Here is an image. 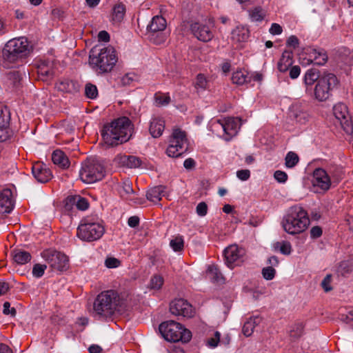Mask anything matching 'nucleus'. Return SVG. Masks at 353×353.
<instances>
[{
    "label": "nucleus",
    "mask_w": 353,
    "mask_h": 353,
    "mask_svg": "<svg viewBox=\"0 0 353 353\" xmlns=\"http://www.w3.org/2000/svg\"><path fill=\"white\" fill-rule=\"evenodd\" d=\"M133 125L125 117H120L103 126L101 134L108 146H116L127 142L132 137Z\"/></svg>",
    "instance_id": "f257e3e1"
},
{
    "label": "nucleus",
    "mask_w": 353,
    "mask_h": 353,
    "mask_svg": "<svg viewBox=\"0 0 353 353\" xmlns=\"http://www.w3.org/2000/svg\"><path fill=\"white\" fill-rule=\"evenodd\" d=\"M309 224L310 219L307 212L299 205L290 208L282 220L284 230L292 235L303 232Z\"/></svg>",
    "instance_id": "f03ea898"
},
{
    "label": "nucleus",
    "mask_w": 353,
    "mask_h": 353,
    "mask_svg": "<svg viewBox=\"0 0 353 353\" xmlns=\"http://www.w3.org/2000/svg\"><path fill=\"white\" fill-rule=\"evenodd\" d=\"M117 61L115 50L112 46L101 48L97 52L93 48L89 54V64L99 73L110 72Z\"/></svg>",
    "instance_id": "7ed1b4c3"
},
{
    "label": "nucleus",
    "mask_w": 353,
    "mask_h": 353,
    "mask_svg": "<svg viewBox=\"0 0 353 353\" xmlns=\"http://www.w3.org/2000/svg\"><path fill=\"white\" fill-rule=\"evenodd\" d=\"M31 50L32 47L26 38H15L6 43L1 51V57L5 61L14 63L26 57Z\"/></svg>",
    "instance_id": "20e7f679"
},
{
    "label": "nucleus",
    "mask_w": 353,
    "mask_h": 353,
    "mask_svg": "<svg viewBox=\"0 0 353 353\" xmlns=\"http://www.w3.org/2000/svg\"><path fill=\"white\" fill-rule=\"evenodd\" d=\"M159 329L162 336L170 342L181 341L183 343H187L192 338L191 332L174 321H168L161 323Z\"/></svg>",
    "instance_id": "39448f33"
},
{
    "label": "nucleus",
    "mask_w": 353,
    "mask_h": 353,
    "mask_svg": "<svg viewBox=\"0 0 353 353\" xmlns=\"http://www.w3.org/2000/svg\"><path fill=\"white\" fill-rule=\"evenodd\" d=\"M105 174L103 165L95 158H88L82 162L79 178L85 183H93L101 181Z\"/></svg>",
    "instance_id": "423d86ee"
},
{
    "label": "nucleus",
    "mask_w": 353,
    "mask_h": 353,
    "mask_svg": "<svg viewBox=\"0 0 353 353\" xmlns=\"http://www.w3.org/2000/svg\"><path fill=\"white\" fill-rule=\"evenodd\" d=\"M118 304V295L114 290L99 294L94 303V311L99 317L107 318L113 314Z\"/></svg>",
    "instance_id": "0eeeda50"
},
{
    "label": "nucleus",
    "mask_w": 353,
    "mask_h": 353,
    "mask_svg": "<svg viewBox=\"0 0 353 353\" xmlns=\"http://www.w3.org/2000/svg\"><path fill=\"white\" fill-rule=\"evenodd\" d=\"M104 232L105 228L102 224L84 219L77 228V236L83 241H94L99 239Z\"/></svg>",
    "instance_id": "6e6552de"
},
{
    "label": "nucleus",
    "mask_w": 353,
    "mask_h": 353,
    "mask_svg": "<svg viewBox=\"0 0 353 353\" xmlns=\"http://www.w3.org/2000/svg\"><path fill=\"white\" fill-rule=\"evenodd\" d=\"M338 79L332 73H325L317 81L314 88L315 98L319 101L327 100L331 91L337 85Z\"/></svg>",
    "instance_id": "1a4fd4ad"
},
{
    "label": "nucleus",
    "mask_w": 353,
    "mask_h": 353,
    "mask_svg": "<svg viewBox=\"0 0 353 353\" xmlns=\"http://www.w3.org/2000/svg\"><path fill=\"white\" fill-rule=\"evenodd\" d=\"M188 149L186 134L179 128H174L166 150L167 154L170 157H180Z\"/></svg>",
    "instance_id": "9d476101"
},
{
    "label": "nucleus",
    "mask_w": 353,
    "mask_h": 353,
    "mask_svg": "<svg viewBox=\"0 0 353 353\" xmlns=\"http://www.w3.org/2000/svg\"><path fill=\"white\" fill-rule=\"evenodd\" d=\"M41 254L52 270L63 272L69 268V259L64 253L48 249L43 250Z\"/></svg>",
    "instance_id": "9b49d317"
},
{
    "label": "nucleus",
    "mask_w": 353,
    "mask_h": 353,
    "mask_svg": "<svg viewBox=\"0 0 353 353\" xmlns=\"http://www.w3.org/2000/svg\"><path fill=\"white\" fill-rule=\"evenodd\" d=\"M245 254V251L243 248L236 244L230 245L223 252L225 264L231 269L234 266L240 265L243 261Z\"/></svg>",
    "instance_id": "f8f14e48"
},
{
    "label": "nucleus",
    "mask_w": 353,
    "mask_h": 353,
    "mask_svg": "<svg viewBox=\"0 0 353 353\" xmlns=\"http://www.w3.org/2000/svg\"><path fill=\"white\" fill-rule=\"evenodd\" d=\"M288 114L291 119L301 124L307 122L310 118L309 106L305 102H296L293 103L290 107Z\"/></svg>",
    "instance_id": "ddd939ff"
},
{
    "label": "nucleus",
    "mask_w": 353,
    "mask_h": 353,
    "mask_svg": "<svg viewBox=\"0 0 353 353\" xmlns=\"http://www.w3.org/2000/svg\"><path fill=\"white\" fill-rule=\"evenodd\" d=\"M170 310L172 314L188 318L192 317L194 313L192 305L183 299L172 301L170 305Z\"/></svg>",
    "instance_id": "4468645a"
},
{
    "label": "nucleus",
    "mask_w": 353,
    "mask_h": 353,
    "mask_svg": "<svg viewBox=\"0 0 353 353\" xmlns=\"http://www.w3.org/2000/svg\"><path fill=\"white\" fill-rule=\"evenodd\" d=\"M218 123L223 128L225 134L224 139L227 141H230L232 137L237 134L241 125V119L239 118H228L223 121L219 120Z\"/></svg>",
    "instance_id": "2eb2a0df"
},
{
    "label": "nucleus",
    "mask_w": 353,
    "mask_h": 353,
    "mask_svg": "<svg viewBox=\"0 0 353 353\" xmlns=\"http://www.w3.org/2000/svg\"><path fill=\"white\" fill-rule=\"evenodd\" d=\"M333 113L343 130L350 132V123L352 121L347 106L343 103H338L334 106Z\"/></svg>",
    "instance_id": "dca6fc26"
},
{
    "label": "nucleus",
    "mask_w": 353,
    "mask_h": 353,
    "mask_svg": "<svg viewBox=\"0 0 353 353\" xmlns=\"http://www.w3.org/2000/svg\"><path fill=\"white\" fill-rule=\"evenodd\" d=\"M331 179L326 171L322 168H316L313 172L312 184L323 191H327L331 185Z\"/></svg>",
    "instance_id": "f3484780"
},
{
    "label": "nucleus",
    "mask_w": 353,
    "mask_h": 353,
    "mask_svg": "<svg viewBox=\"0 0 353 353\" xmlns=\"http://www.w3.org/2000/svg\"><path fill=\"white\" fill-rule=\"evenodd\" d=\"M190 30L197 39L203 42L211 41L214 37L208 26L199 22L192 23L190 25Z\"/></svg>",
    "instance_id": "a211bd4d"
},
{
    "label": "nucleus",
    "mask_w": 353,
    "mask_h": 353,
    "mask_svg": "<svg viewBox=\"0 0 353 353\" xmlns=\"http://www.w3.org/2000/svg\"><path fill=\"white\" fill-rule=\"evenodd\" d=\"M32 173L39 183H46L52 176L50 170L43 163L37 162L32 166Z\"/></svg>",
    "instance_id": "6ab92c4d"
},
{
    "label": "nucleus",
    "mask_w": 353,
    "mask_h": 353,
    "mask_svg": "<svg viewBox=\"0 0 353 353\" xmlns=\"http://www.w3.org/2000/svg\"><path fill=\"white\" fill-rule=\"evenodd\" d=\"M38 77L43 81L52 79L54 75V64L48 60L41 61L37 67Z\"/></svg>",
    "instance_id": "aec40b11"
},
{
    "label": "nucleus",
    "mask_w": 353,
    "mask_h": 353,
    "mask_svg": "<svg viewBox=\"0 0 353 353\" xmlns=\"http://www.w3.org/2000/svg\"><path fill=\"white\" fill-rule=\"evenodd\" d=\"M10 190H4L0 193V214L10 213L13 209Z\"/></svg>",
    "instance_id": "412c9836"
},
{
    "label": "nucleus",
    "mask_w": 353,
    "mask_h": 353,
    "mask_svg": "<svg viewBox=\"0 0 353 353\" xmlns=\"http://www.w3.org/2000/svg\"><path fill=\"white\" fill-rule=\"evenodd\" d=\"M166 195L165 187L158 185L150 188L146 194L147 199L154 203L160 201Z\"/></svg>",
    "instance_id": "4be33fe9"
},
{
    "label": "nucleus",
    "mask_w": 353,
    "mask_h": 353,
    "mask_svg": "<svg viewBox=\"0 0 353 353\" xmlns=\"http://www.w3.org/2000/svg\"><path fill=\"white\" fill-rule=\"evenodd\" d=\"M52 160L54 164L62 169H67L70 166V161L66 154L61 150H57L52 154Z\"/></svg>",
    "instance_id": "5701e85b"
},
{
    "label": "nucleus",
    "mask_w": 353,
    "mask_h": 353,
    "mask_svg": "<svg viewBox=\"0 0 353 353\" xmlns=\"http://www.w3.org/2000/svg\"><path fill=\"white\" fill-rule=\"evenodd\" d=\"M57 88L63 92L75 94L79 91V85L77 81L64 79L58 83Z\"/></svg>",
    "instance_id": "b1692460"
},
{
    "label": "nucleus",
    "mask_w": 353,
    "mask_h": 353,
    "mask_svg": "<svg viewBox=\"0 0 353 353\" xmlns=\"http://www.w3.org/2000/svg\"><path fill=\"white\" fill-rule=\"evenodd\" d=\"M165 128V122L163 119L154 118L150 121V133L154 138L159 137Z\"/></svg>",
    "instance_id": "393cba45"
},
{
    "label": "nucleus",
    "mask_w": 353,
    "mask_h": 353,
    "mask_svg": "<svg viewBox=\"0 0 353 353\" xmlns=\"http://www.w3.org/2000/svg\"><path fill=\"white\" fill-rule=\"evenodd\" d=\"M166 20L161 16H155L152 19L147 30L149 32L163 31L166 28Z\"/></svg>",
    "instance_id": "a878e982"
},
{
    "label": "nucleus",
    "mask_w": 353,
    "mask_h": 353,
    "mask_svg": "<svg viewBox=\"0 0 353 353\" xmlns=\"http://www.w3.org/2000/svg\"><path fill=\"white\" fill-rule=\"evenodd\" d=\"M292 65V52L285 51L277 65L278 70L281 72H286Z\"/></svg>",
    "instance_id": "bb28decb"
},
{
    "label": "nucleus",
    "mask_w": 353,
    "mask_h": 353,
    "mask_svg": "<svg viewBox=\"0 0 353 353\" xmlns=\"http://www.w3.org/2000/svg\"><path fill=\"white\" fill-rule=\"evenodd\" d=\"M13 260L19 265H23L31 260V254L25 250H14L12 252Z\"/></svg>",
    "instance_id": "cd10ccee"
},
{
    "label": "nucleus",
    "mask_w": 353,
    "mask_h": 353,
    "mask_svg": "<svg viewBox=\"0 0 353 353\" xmlns=\"http://www.w3.org/2000/svg\"><path fill=\"white\" fill-rule=\"evenodd\" d=\"M125 6L124 4L119 3L116 4L112 8V21L114 23H120L125 14Z\"/></svg>",
    "instance_id": "c85d7f7f"
},
{
    "label": "nucleus",
    "mask_w": 353,
    "mask_h": 353,
    "mask_svg": "<svg viewBox=\"0 0 353 353\" xmlns=\"http://www.w3.org/2000/svg\"><path fill=\"white\" fill-rule=\"evenodd\" d=\"M261 319L259 316L250 317L245 323L242 328L243 334L250 336L253 333L256 325L261 323Z\"/></svg>",
    "instance_id": "c756f323"
},
{
    "label": "nucleus",
    "mask_w": 353,
    "mask_h": 353,
    "mask_svg": "<svg viewBox=\"0 0 353 353\" xmlns=\"http://www.w3.org/2000/svg\"><path fill=\"white\" fill-rule=\"evenodd\" d=\"M120 194L121 196L125 199L134 200L135 203H141L137 199H134V196H132L134 192L132 189V183L129 181H126L123 183Z\"/></svg>",
    "instance_id": "7c9ffc66"
},
{
    "label": "nucleus",
    "mask_w": 353,
    "mask_h": 353,
    "mask_svg": "<svg viewBox=\"0 0 353 353\" xmlns=\"http://www.w3.org/2000/svg\"><path fill=\"white\" fill-rule=\"evenodd\" d=\"M249 37V31L244 27H236L232 32V39L236 42H243Z\"/></svg>",
    "instance_id": "2f4dec72"
},
{
    "label": "nucleus",
    "mask_w": 353,
    "mask_h": 353,
    "mask_svg": "<svg viewBox=\"0 0 353 353\" xmlns=\"http://www.w3.org/2000/svg\"><path fill=\"white\" fill-rule=\"evenodd\" d=\"M119 162L130 168H139L141 163V159L135 156H122L119 158Z\"/></svg>",
    "instance_id": "473e14b6"
},
{
    "label": "nucleus",
    "mask_w": 353,
    "mask_h": 353,
    "mask_svg": "<svg viewBox=\"0 0 353 353\" xmlns=\"http://www.w3.org/2000/svg\"><path fill=\"white\" fill-rule=\"evenodd\" d=\"M207 274L212 282L217 283H223L224 278L217 266L214 265H210L207 270Z\"/></svg>",
    "instance_id": "72a5a7b5"
},
{
    "label": "nucleus",
    "mask_w": 353,
    "mask_h": 353,
    "mask_svg": "<svg viewBox=\"0 0 353 353\" xmlns=\"http://www.w3.org/2000/svg\"><path fill=\"white\" fill-rule=\"evenodd\" d=\"M232 81L234 83L243 85L250 81L246 71L238 70L232 74Z\"/></svg>",
    "instance_id": "f704fd0d"
},
{
    "label": "nucleus",
    "mask_w": 353,
    "mask_h": 353,
    "mask_svg": "<svg viewBox=\"0 0 353 353\" xmlns=\"http://www.w3.org/2000/svg\"><path fill=\"white\" fill-rule=\"evenodd\" d=\"M321 77V76H320L319 70L315 68H312L306 72L304 77V81L305 85H311L315 81H318Z\"/></svg>",
    "instance_id": "c9c22d12"
},
{
    "label": "nucleus",
    "mask_w": 353,
    "mask_h": 353,
    "mask_svg": "<svg viewBox=\"0 0 353 353\" xmlns=\"http://www.w3.org/2000/svg\"><path fill=\"white\" fill-rule=\"evenodd\" d=\"M10 121V112L7 106L0 104V127H8Z\"/></svg>",
    "instance_id": "e433bc0d"
},
{
    "label": "nucleus",
    "mask_w": 353,
    "mask_h": 353,
    "mask_svg": "<svg viewBox=\"0 0 353 353\" xmlns=\"http://www.w3.org/2000/svg\"><path fill=\"white\" fill-rule=\"evenodd\" d=\"M304 326L302 323H294L290 330V337L291 341L298 340L303 334Z\"/></svg>",
    "instance_id": "4c0bfd02"
},
{
    "label": "nucleus",
    "mask_w": 353,
    "mask_h": 353,
    "mask_svg": "<svg viewBox=\"0 0 353 353\" xmlns=\"http://www.w3.org/2000/svg\"><path fill=\"white\" fill-rule=\"evenodd\" d=\"M314 55V63L319 65H324L327 61V55L324 50H314L312 52Z\"/></svg>",
    "instance_id": "58836bf2"
},
{
    "label": "nucleus",
    "mask_w": 353,
    "mask_h": 353,
    "mask_svg": "<svg viewBox=\"0 0 353 353\" xmlns=\"http://www.w3.org/2000/svg\"><path fill=\"white\" fill-rule=\"evenodd\" d=\"M149 39L154 44L159 45L166 40L167 36L163 31L149 32Z\"/></svg>",
    "instance_id": "ea45409f"
},
{
    "label": "nucleus",
    "mask_w": 353,
    "mask_h": 353,
    "mask_svg": "<svg viewBox=\"0 0 353 353\" xmlns=\"http://www.w3.org/2000/svg\"><path fill=\"white\" fill-rule=\"evenodd\" d=\"M26 77V72H21V71H12L9 72L8 78L9 80L13 83V85L18 87L20 85V82L23 78Z\"/></svg>",
    "instance_id": "a19ab883"
},
{
    "label": "nucleus",
    "mask_w": 353,
    "mask_h": 353,
    "mask_svg": "<svg viewBox=\"0 0 353 353\" xmlns=\"http://www.w3.org/2000/svg\"><path fill=\"white\" fill-rule=\"evenodd\" d=\"M285 166L289 168L294 167L299 161V156L294 152H289L285 157Z\"/></svg>",
    "instance_id": "79ce46f5"
},
{
    "label": "nucleus",
    "mask_w": 353,
    "mask_h": 353,
    "mask_svg": "<svg viewBox=\"0 0 353 353\" xmlns=\"http://www.w3.org/2000/svg\"><path fill=\"white\" fill-rule=\"evenodd\" d=\"M170 247L175 252H181L184 247V241L181 236H177L170 242Z\"/></svg>",
    "instance_id": "37998d69"
},
{
    "label": "nucleus",
    "mask_w": 353,
    "mask_h": 353,
    "mask_svg": "<svg viewBox=\"0 0 353 353\" xmlns=\"http://www.w3.org/2000/svg\"><path fill=\"white\" fill-rule=\"evenodd\" d=\"M352 272V265L349 261H342L337 268V273L339 275L345 276Z\"/></svg>",
    "instance_id": "c03bdc74"
},
{
    "label": "nucleus",
    "mask_w": 353,
    "mask_h": 353,
    "mask_svg": "<svg viewBox=\"0 0 353 353\" xmlns=\"http://www.w3.org/2000/svg\"><path fill=\"white\" fill-rule=\"evenodd\" d=\"M85 94L89 99H95L98 95V90L95 85L88 83L85 86Z\"/></svg>",
    "instance_id": "a18cd8bd"
},
{
    "label": "nucleus",
    "mask_w": 353,
    "mask_h": 353,
    "mask_svg": "<svg viewBox=\"0 0 353 353\" xmlns=\"http://www.w3.org/2000/svg\"><path fill=\"white\" fill-rule=\"evenodd\" d=\"M164 282L163 278L160 275H154L150 280V285L151 288L159 290Z\"/></svg>",
    "instance_id": "49530a36"
},
{
    "label": "nucleus",
    "mask_w": 353,
    "mask_h": 353,
    "mask_svg": "<svg viewBox=\"0 0 353 353\" xmlns=\"http://www.w3.org/2000/svg\"><path fill=\"white\" fill-rule=\"evenodd\" d=\"M250 17L253 21H261L263 19V14L260 7L255 8L250 11Z\"/></svg>",
    "instance_id": "de8ad7c7"
},
{
    "label": "nucleus",
    "mask_w": 353,
    "mask_h": 353,
    "mask_svg": "<svg viewBox=\"0 0 353 353\" xmlns=\"http://www.w3.org/2000/svg\"><path fill=\"white\" fill-rule=\"evenodd\" d=\"M46 268H47V265H44V264L43 265V264L37 263V264L34 265L33 268H32L33 276L37 278L41 277L43 275L44 272Z\"/></svg>",
    "instance_id": "09e8293b"
},
{
    "label": "nucleus",
    "mask_w": 353,
    "mask_h": 353,
    "mask_svg": "<svg viewBox=\"0 0 353 353\" xmlns=\"http://www.w3.org/2000/svg\"><path fill=\"white\" fill-rule=\"evenodd\" d=\"M276 270L272 267L263 268L262 270V275L266 280H272L274 279Z\"/></svg>",
    "instance_id": "8fccbe9b"
},
{
    "label": "nucleus",
    "mask_w": 353,
    "mask_h": 353,
    "mask_svg": "<svg viewBox=\"0 0 353 353\" xmlns=\"http://www.w3.org/2000/svg\"><path fill=\"white\" fill-rule=\"evenodd\" d=\"M74 201L76 203L77 209L80 210H85L88 208V202L85 198L77 197L74 199Z\"/></svg>",
    "instance_id": "3c124183"
},
{
    "label": "nucleus",
    "mask_w": 353,
    "mask_h": 353,
    "mask_svg": "<svg viewBox=\"0 0 353 353\" xmlns=\"http://www.w3.org/2000/svg\"><path fill=\"white\" fill-rule=\"evenodd\" d=\"M207 85V81L203 74H199L196 77V82H195V88L196 89H202L204 90Z\"/></svg>",
    "instance_id": "603ef678"
},
{
    "label": "nucleus",
    "mask_w": 353,
    "mask_h": 353,
    "mask_svg": "<svg viewBox=\"0 0 353 353\" xmlns=\"http://www.w3.org/2000/svg\"><path fill=\"white\" fill-rule=\"evenodd\" d=\"M332 275L327 274L326 276L323 279L321 282V286L325 292H328L332 290L331 286Z\"/></svg>",
    "instance_id": "864d4df0"
},
{
    "label": "nucleus",
    "mask_w": 353,
    "mask_h": 353,
    "mask_svg": "<svg viewBox=\"0 0 353 353\" xmlns=\"http://www.w3.org/2000/svg\"><path fill=\"white\" fill-rule=\"evenodd\" d=\"M157 103L161 105H168L170 101V97L168 95L160 94L155 96Z\"/></svg>",
    "instance_id": "5fc2aeb1"
},
{
    "label": "nucleus",
    "mask_w": 353,
    "mask_h": 353,
    "mask_svg": "<svg viewBox=\"0 0 353 353\" xmlns=\"http://www.w3.org/2000/svg\"><path fill=\"white\" fill-rule=\"evenodd\" d=\"M196 213L200 216H204L208 212V205L205 202L199 203L196 208Z\"/></svg>",
    "instance_id": "6e6d98bb"
},
{
    "label": "nucleus",
    "mask_w": 353,
    "mask_h": 353,
    "mask_svg": "<svg viewBox=\"0 0 353 353\" xmlns=\"http://www.w3.org/2000/svg\"><path fill=\"white\" fill-rule=\"evenodd\" d=\"M3 312L6 315L10 314L12 316H15L17 314L16 309L10 307V303L8 301L3 303Z\"/></svg>",
    "instance_id": "4d7b16f0"
},
{
    "label": "nucleus",
    "mask_w": 353,
    "mask_h": 353,
    "mask_svg": "<svg viewBox=\"0 0 353 353\" xmlns=\"http://www.w3.org/2000/svg\"><path fill=\"white\" fill-rule=\"evenodd\" d=\"M11 135L8 127H0V142L8 140Z\"/></svg>",
    "instance_id": "13d9d810"
},
{
    "label": "nucleus",
    "mask_w": 353,
    "mask_h": 353,
    "mask_svg": "<svg viewBox=\"0 0 353 353\" xmlns=\"http://www.w3.org/2000/svg\"><path fill=\"white\" fill-rule=\"evenodd\" d=\"M274 177L279 183H285L288 179L287 174L281 170H276L274 174Z\"/></svg>",
    "instance_id": "bf43d9fd"
},
{
    "label": "nucleus",
    "mask_w": 353,
    "mask_h": 353,
    "mask_svg": "<svg viewBox=\"0 0 353 353\" xmlns=\"http://www.w3.org/2000/svg\"><path fill=\"white\" fill-rule=\"evenodd\" d=\"M105 265L108 268H114L120 265V261L116 258L110 257L105 261Z\"/></svg>",
    "instance_id": "052dcab7"
},
{
    "label": "nucleus",
    "mask_w": 353,
    "mask_h": 353,
    "mask_svg": "<svg viewBox=\"0 0 353 353\" xmlns=\"http://www.w3.org/2000/svg\"><path fill=\"white\" fill-rule=\"evenodd\" d=\"M291 244L288 241H282L281 245L280 246V252L283 254L288 255L291 253Z\"/></svg>",
    "instance_id": "680f3d73"
},
{
    "label": "nucleus",
    "mask_w": 353,
    "mask_h": 353,
    "mask_svg": "<svg viewBox=\"0 0 353 353\" xmlns=\"http://www.w3.org/2000/svg\"><path fill=\"white\" fill-rule=\"evenodd\" d=\"M299 39L294 35L290 36L286 41V45L288 46L292 47L294 49L296 48L299 46Z\"/></svg>",
    "instance_id": "e2e57ef3"
},
{
    "label": "nucleus",
    "mask_w": 353,
    "mask_h": 353,
    "mask_svg": "<svg viewBox=\"0 0 353 353\" xmlns=\"http://www.w3.org/2000/svg\"><path fill=\"white\" fill-rule=\"evenodd\" d=\"M237 177L241 181H246L250 176V172L249 170H240L236 172Z\"/></svg>",
    "instance_id": "0e129e2a"
},
{
    "label": "nucleus",
    "mask_w": 353,
    "mask_h": 353,
    "mask_svg": "<svg viewBox=\"0 0 353 353\" xmlns=\"http://www.w3.org/2000/svg\"><path fill=\"white\" fill-rule=\"evenodd\" d=\"M220 333L219 332H216L214 333V337L210 338L208 341V345L212 347H215L217 346L218 343L220 340Z\"/></svg>",
    "instance_id": "69168bd1"
},
{
    "label": "nucleus",
    "mask_w": 353,
    "mask_h": 353,
    "mask_svg": "<svg viewBox=\"0 0 353 353\" xmlns=\"http://www.w3.org/2000/svg\"><path fill=\"white\" fill-rule=\"evenodd\" d=\"M282 27L279 24L276 23H272L270 28V32L273 35L280 34L282 33Z\"/></svg>",
    "instance_id": "338daca9"
},
{
    "label": "nucleus",
    "mask_w": 353,
    "mask_h": 353,
    "mask_svg": "<svg viewBox=\"0 0 353 353\" xmlns=\"http://www.w3.org/2000/svg\"><path fill=\"white\" fill-rule=\"evenodd\" d=\"M322 235V229L319 226H314L310 230V236L313 239H317Z\"/></svg>",
    "instance_id": "774afa93"
}]
</instances>
